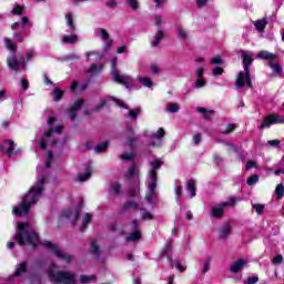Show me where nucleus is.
Listing matches in <instances>:
<instances>
[{
  "mask_svg": "<svg viewBox=\"0 0 284 284\" xmlns=\"http://www.w3.org/2000/svg\"><path fill=\"white\" fill-rule=\"evenodd\" d=\"M54 155L52 151L47 153V161L43 166L38 169V182L33 185L30 191L22 197L21 203L13 207V214L17 216H26L30 212L32 205H37V202L43 196V185L48 183V174L50 165L52 164Z\"/></svg>",
  "mask_w": 284,
  "mask_h": 284,
  "instance_id": "f257e3e1",
  "label": "nucleus"
},
{
  "mask_svg": "<svg viewBox=\"0 0 284 284\" xmlns=\"http://www.w3.org/2000/svg\"><path fill=\"white\" fill-rule=\"evenodd\" d=\"M14 239L19 243V245H32V247H37V245H42L43 247H47L48 250H51L58 258L61 261H65V263H70L72 261V255L68 253H63V251L60 250L57 244L50 242V241H39V234H37V231L34 229L30 227V223H21L18 222V231L14 235Z\"/></svg>",
  "mask_w": 284,
  "mask_h": 284,
  "instance_id": "f03ea898",
  "label": "nucleus"
},
{
  "mask_svg": "<svg viewBox=\"0 0 284 284\" xmlns=\"http://www.w3.org/2000/svg\"><path fill=\"white\" fill-rule=\"evenodd\" d=\"M55 270L57 265L54 263L47 270L48 277L52 283L77 284V275L74 273L68 271H59L55 273Z\"/></svg>",
  "mask_w": 284,
  "mask_h": 284,
  "instance_id": "7ed1b4c3",
  "label": "nucleus"
},
{
  "mask_svg": "<svg viewBox=\"0 0 284 284\" xmlns=\"http://www.w3.org/2000/svg\"><path fill=\"white\" fill-rule=\"evenodd\" d=\"M47 123L49 125V130L45 131L41 136L40 143H39V148H41V150H45L48 145H51L52 148L53 145H57V139L54 138V134H61V132H63V125H58L54 129H52V123H54V118L50 116L47 120Z\"/></svg>",
  "mask_w": 284,
  "mask_h": 284,
  "instance_id": "20e7f679",
  "label": "nucleus"
},
{
  "mask_svg": "<svg viewBox=\"0 0 284 284\" xmlns=\"http://www.w3.org/2000/svg\"><path fill=\"white\" fill-rule=\"evenodd\" d=\"M4 45L7 50L12 52V55L7 59L8 68L10 70H14V72H19V70H23L26 68V61L23 57L17 58L14 53L17 52V45L10 39H4Z\"/></svg>",
  "mask_w": 284,
  "mask_h": 284,
  "instance_id": "39448f33",
  "label": "nucleus"
},
{
  "mask_svg": "<svg viewBox=\"0 0 284 284\" xmlns=\"http://www.w3.org/2000/svg\"><path fill=\"white\" fill-rule=\"evenodd\" d=\"M241 57L243 59L244 71H241L236 77L235 88H237V90L250 85V52L241 51Z\"/></svg>",
  "mask_w": 284,
  "mask_h": 284,
  "instance_id": "423d86ee",
  "label": "nucleus"
},
{
  "mask_svg": "<svg viewBox=\"0 0 284 284\" xmlns=\"http://www.w3.org/2000/svg\"><path fill=\"white\" fill-rule=\"evenodd\" d=\"M116 58L111 60V77L113 81H115V83H120V85L132 84V77L121 73V71L116 69Z\"/></svg>",
  "mask_w": 284,
  "mask_h": 284,
  "instance_id": "0eeeda50",
  "label": "nucleus"
},
{
  "mask_svg": "<svg viewBox=\"0 0 284 284\" xmlns=\"http://www.w3.org/2000/svg\"><path fill=\"white\" fill-rule=\"evenodd\" d=\"M159 183V176L156 173H148L146 176V187L148 193L145 195V201L150 204L154 203V195L156 194V185Z\"/></svg>",
  "mask_w": 284,
  "mask_h": 284,
  "instance_id": "6e6552de",
  "label": "nucleus"
},
{
  "mask_svg": "<svg viewBox=\"0 0 284 284\" xmlns=\"http://www.w3.org/2000/svg\"><path fill=\"white\" fill-rule=\"evenodd\" d=\"M236 199L235 197H230L229 201L222 202L217 204L216 206H212L210 209V216L213 219H223V214H225V209L226 207H233L235 205Z\"/></svg>",
  "mask_w": 284,
  "mask_h": 284,
  "instance_id": "1a4fd4ad",
  "label": "nucleus"
},
{
  "mask_svg": "<svg viewBox=\"0 0 284 284\" xmlns=\"http://www.w3.org/2000/svg\"><path fill=\"white\" fill-rule=\"evenodd\" d=\"M283 123H284V116H281L278 114H268L262 121L261 129L265 130L267 128H272V125L283 124Z\"/></svg>",
  "mask_w": 284,
  "mask_h": 284,
  "instance_id": "9d476101",
  "label": "nucleus"
},
{
  "mask_svg": "<svg viewBox=\"0 0 284 284\" xmlns=\"http://www.w3.org/2000/svg\"><path fill=\"white\" fill-rule=\"evenodd\" d=\"M163 136H165V130L160 128L158 132H154L150 135V139H158V141L150 142L148 148H161L163 145Z\"/></svg>",
  "mask_w": 284,
  "mask_h": 284,
  "instance_id": "9b49d317",
  "label": "nucleus"
},
{
  "mask_svg": "<svg viewBox=\"0 0 284 284\" xmlns=\"http://www.w3.org/2000/svg\"><path fill=\"white\" fill-rule=\"evenodd\" d=\"M14 141L7 140L0 145V151L7 154V156H17V151H14Z\"/></svg>",
  "mask_w": 284,
  "mask_h": 284,
  "instance_id": "f8f14e48",
  "label": "nucleus"
},
{
  "mask_svg": "<svg viewBox=\"0 0 284 284\" xmlns=\"http://www.w3.org/2000/svg\"><path fill=\"white\" fill-rule=\"evenodd\" d=\"M217 233L220 241H225V239L232 234V224L226 222L224 225L217 229Z\"/></svg>",
  "mask_w": 284,
  "mask_h": 284,
  "instance_id": "ddd939ff",
  "label": "nucleus"
},
{
  "mask_svg": "<svg viewBox=\"0 0 284 284\" xmlns=\"http://www.w3.org/2000/svg\"><path fill=\"white\" fill-rule=\"evenodd\" d=\"M81 108H83V100H77L72 108L69 109L68 114L71 121H74V119H77V114H79V110H81Z\"/></svg>",
  "mask_w": 284,
  "mask_h": 284,
  "instance_id": "4468645a",
  "label": "nucleus"
},
{
  "mask_svg": "<svg viewBox=\"0 0 284 284\" xmlns=\"http://www.w3.org/2000/svg\"><path fill=\"white\" fill-rule=\"evenodd\" d=\"M245 265H247V260H237L230 265V273L239 274V272H241V270H243Z\"/></svg>",
  "mask_w": 284,
  "mask_h": 284,
  "instance_id": "2eb2a0df",
  "label": "nucleus"
},
{
  "mask_svg": "<svg viewBox=\"0 0 284 284\" xmlns=\"http://www.w3.org/2000/svg\"><path fill=\"white\" fill-rule=\"evenodd\" d=\"M65 23H67V28L69 30V32H71V34H74V32H77V23L74 22V13L72 12H68L65 13Z\"/></svg>",
  "mask_w": 284,
  "mask_h": 284,
  "instance_id": "dca6fc26",
  "label": "nucleus"
},
{
  "mask_svg": "<svg viewBox=\"0 0 284 284\" xmlns=\"http://www.w3.org/2000/svg\"><path fill=\"white\" fill-rule=\"evenodd\" d=\"M62 216L72 221V223H77L79 221V210L72 211V209H67L62 212Z\"/></svg>",
  "mask_w": 284,
  "mask_h": 284,
  "instance_id": "f3484780",
  "label": "nucleus"
},
{
  "mask_svg": "<svg viewBox=\"0 0 284 284\" xmlns=\"http://www.w3.org/2000/svg\"><path fill=\"white\" fill-rule=\"evenodd\" d=\"M123 212H129L130 210H133V212H136L139 210H143V207H141V204L139 202L135 201H129L123 205Z\"/></svg>",
  "mask_w": 284,
  "mask_h": 284,
  "instance_id": "a211bd4d",
  "label": "nucleus"
},
{
  "mask_svg": "<svg viewBox=\"0 0 284 284\" xmlns=\"http://www.w3.org/2000/svg\"><path fill=\"white\" fill-rule=\"evenodd\" d=\"M267 23H270L267 21V18H263L261 20H256V21L253 22L257 32H265V28H267Z\"/></svg>",
  "mask_w": 284,
  "mask_h": 284,
  "instance_id": "6ab92c4d",
  "label": "nucleus"
},
{
  "mask_svg": "<svg viewBox=\"0 0 284 284\" xmlns=\"http://www.w3.org/2000/svg\"><path fill=\"white\" fill-rule=\"evenodd\" d=\"M186 190L190 192V197L194 199L196 196V181L187 180L186 181Z\"/></svg>",
  "mask_w": 284,
  "mask_h": 284,
  "instance_id": "aec40b11",
  "label": "nucleus"
},
{
  "mask_svg": "<svg viewBox=\"0 0 284 284\" xmlns=\"http://www.w3.org/2000/svg\"><path fill=\"white\" fill-rule=\"evenodd\" d=\"M151 169L149 170V173L156 174L159 170H161V165H163V162L160 159H154L150 162Z\"/></svg>",
  "mask_w": 284,
  "mask_h": 284,
  "instance_id": "412c9836",
  "label": "nucleus"
},
{
  "mask_svg": "<svg viewBox=\"0 0 284 284\" xmlns=\"http://www.w3.org/2000/svg\"><path fill=\"white\" fill-rule=\"evenodd\" d=\"M257 59H263L264 61H274L276 59V54L270 51H260L257 53Z\"/></svg>",
  "mask_w": 284,
  "mask_h": 284,
  "instance_id": "4be33fe9",
  "label": "nucleus"
},
{
  "mask_svg": "<svg viewBox=\"0 0 284 284\" xmlns=\"http://www.w3.org/2000/svg\"><path fill=\"white\" fill-rule=\"evenodd\" d=\"M163 37H165V33L163 32V30H158V32L155 33L152 42H151V45L152 48H156L159 47V43H161V41H163Z\"/></svg>",
  "mask_w": 284,
  "mask_h": 284,
  "instance_id": "5701e85b",
  "label": "nucleus"
},
{
  "mask_svg": "<svg viewBox=\"0 0 284 284\" xmlns=\"http://www.w3.org/2000/svg\"><path fill=\"white\" fill-rule=\"evenodd\" d=\"M61 41L64 44L74 45V43L79 42V36L78 34L64 36Z\"/></svg>",
  "mask_w": 284,
  "mask_h": 284,
  "instance_id": "b1692460",
  "label": "nucleus"
},
{
  "mask_svg": "<svg viewBox=\"0 0 284 284\" xmlns=\"http://www.w3.org/2000/svg\"><path fill=\"white\" fill-rule=\"evenodd\" d=\"M179 110H181V106L179 105V103L169 102L165 106V112H170L171 114H176Z\"/></svg>",
  "mask_w": 284,
  "mask_h": 284,
  "instance_id": "393cba45",
  "label": "nucleus"
},
{
  "mask_svg": "<svg viewBox=\"0 0 284 284\" xmlns=\"http://www.w3.org/2000/svg\"><path fill=\"white\" fill-rule=\"evenodd\" d=\"M91 176H92V169L91 168H87V170H85V172L83 174H79L78 175V181L80 183H83V182L88 181Z\"/></svg>",
  "mask_w": 284,
  "mask_h": 284,
  "instance_id": "a878e982",
  "label": "nucleus"
},
{
  "mask_svg": "<svg viewBox=\"0 0 284 284\" xmlns=\"http://www.w3.org/2000/svg\"><path fill=\"white\" fill-rule=\"evenodd\" d=\"M128 179L130 181H132V179H139V168H136V165L129 168Z\"/></svg>",
  "mask_w": 284,
  "mask_h": 284,
  "instance_id": "bb28decb",
  "label": "nucleus"
},
{
  "mask_svg": "<svg viewBox=\"0 0 284 284\" xmlns=\"http://www.w3.org/2000/svg\"><path fill=\"white\" fill-rule=\"evenodd\" d=\"M168 261L171 265V267H174L175 266V270H178L179 272H184L185 271V266H183L181 264V262L176 261V262H173L172 261V257L170 255H168Z\"/></svg>",
  "mask_w": 284,
  "mask_h": 284,
  "instance_id": "cd10ccee",
  "label": "nucleus"
},
{
  "mask_svg": "<svg viewBox=\"0 0 284 284\" xmlns=\"http://www.w3.org/2000/svg\"><path fill=\"white\" fill-rule=\"evenodd\" d=\"M103 55L104 54L99 51H89L85 53V59L87 61H90L91 59H101Z\"/></svg>",
  "mask_w": 284,
  "mask_h": 284,
  "instance_id": "c85d7f7f",
  "label": "nucleus"
},
{
  "mask_svg": "<svg viewBox=\"0 0 284 284\" xmlns=\"http://www.w3.org/2000/svg\"><path fill=\"white\" fill-rule=\"evenodd\" d=\"M94 36L101 37L103 41H108V39H110V34L108 33V31H105V29H95Z\"/></svg>",
  "mask_w": 284,
  "mask_h": 284,
  "instance_id": "c756f323",
  "label": "nucleus"
},
{
  "mask_svg": "<svg viewBox=\"0 0 284 284\" xmlns=\"http://www.w3.org/2000/svg\"><path fill=\"white\" fill-rule=\"evenodd\" d=\"M92 221V215L90 213H85L82 217V225H81V231L83 232V230H85V227H88V225H90Z\"/></svg>",
  "mask_w": 284,
  "mask_h": 284,
  "instance_id": "7c9ffc66",
  "label": "nucleus"
},
{
  "mask_svg": "<svg viewBox=\"0 0 284 284\" xmlns=\"http://www.w3.org/2000/svg\"><path fill=\"white\" fill-rule=\"evenodd\" d=\"M103 70V65H99L97 63H92L91 67L88 69L89 74H99Z\"/></svg>",
  "mask_w": 284,
  "mask_h": 284,
  "instance_id": "2f4dec72",
  "label": "nucleus"
},
{
  "mask_svg": "<svg viewBox=\"0 0 284 284\" xmlns=\"http://www.w3.org/2000/svg\"><path fill=\"white\" fill-rule=\"evenodd\" d=\"M175 32L181 39H183V41H187V31H185L181 26L175 27Z\"/></svg>",
  "mask_w": 284,
  "mask_h": 284,
  "instance_id": "473e14b6",
  "label": "nucleus"
},
{
  "mask_svg": "<svg viewBox=\"0 0 284 284\" xmlns=\"http://www.w3.org/2000/svg\"><path fill=\"white\" fill-rule=\"evenodd\" d=\"M268 65L275 74H283V67L281 64L270 61Z\"/></svg>",
  "mask_w": 284,
  "mask_h": 284,
  "instance_id": "72a5a7b5",
  "label": "nucleus"
},
{
  "mask_svg": "<svg viewBox=\"0 0 284 284\" xmlns=\"http://www.w3.org/2000/svg\"><path fill=\"white\" fill-rule=\"evenodd\" d=\"M175 192V199L178 205H181V199L183 197V187L181 185L175 186L174 189Z\"/></svg>",
  "mask_w": 284,
  "mask_h": 284,
  "instance_id": "f704fd0d",
  "label": "nucleus"
},
{
  "mask_svg": "<svg viewBox=\"0 0 284 284\" xmlns=\"http://www.w3.org/2000/svg\"><path fill=\"white\" fill-rule=\"evenodd\" d=\"M141 240V231H133L131 234L126 236V241L134 242V241H140Z\"/></svg>",
  "mask_w": 284,
  "mask_h": 284,
  "instance_id": "c9c22d12",
  "label": "nucleus"
},
{
  "mask_svg": "<svg viewBox=\"0 0 284 284\" xmlns=\"http://www.w3.org/2000/svg\"><path fill=\"white\" fill-rule=\"evenodd\" d=\"M27 266L26 263H21L16 267L13 276H21V274H26Z\"/></svg>",
  "mask_w": 284,
  "mask_h": 284,
  "instance_id": "e433bc0d",
  "label": "nucleus"
},
{
  "mask_svg": "<svg viewBox=\"0 0 284 284\" xmlns=\"http://www.w3.org/2000/svg\"><path fill=\"white\" fill-rule=\"evenodd\" d=\"M136 79L140 83H142V85H144V88H152V85H154L150 78L138 77Z\"/></svg>",
  "mask_w": 284,
  "mask_h": 284,
  "instance_id": "4c0bfd02",
  "label": "nucleus"
},
{
  "mask_svg": "<svg viewBox=\"0 0 284 284\" xmlns=\"http://www.w3.org/2000/svg\"><path fill=\"white\" fill-rule=\"evenodd\" d=\"M105 105H108V99L101 98L99 103L93 109V112H100V110H103V108H105Z\"/></svg>",
  "mask_w": 284,
  "mask_h": 284,
  "instance_id": "58836bf2",
  "label": "nucleus"
},
{
  "mask_svg": "<svg viewBox=\"0 0 284 284\" xmlns=\"http://www.w3.org/2000/svg\"><path fill=\"white\" fill-rule=\"evenodd\" d=\"M110 142H102L94 148V152L101 153L108 150Z\"/></svg>",
  "mask_w": 284,
  "mask_h": 284,
  "instance_id": "ea45409f",
  "label": "nucleus"
},
{
  "mask_svg": "<svg viewBox=\"0 0 284 284\" xmlns=\"http://www.w3.org/2000/svg\"><path fill=\"white\" fill-rule=\"evenodd\" d=\"M92 281H97V276L94 275H81L80 277V283L82 284H88V283H92Z\"/></svg>",
  "mask_w": 284,
  "mask_h": 284,
  "instance_id": "a19ab883",
  "label": "nucleus"
},
{
  "mask_svg": "<svg viewBox=\"0 0 284 284\" xmlns=\"http://www.w3.org/2000/svg\"><path fill=\"white\" fill-rule=\"evenodd\" d=\"M53 101H59L63 98V91L59 88H55L52 92Z\"/></svg>",
  "mask_w": 284,
  "mask_h": 284,
  "instance_id": "79ce46f5",
  "label": "nucleus"
},
{
  "mask_svg": "<svg viewBox=\"0 0 284 284\" xmlns=\"http://www.w3.org/2000/svg\"><path fill=\"white\" fill-rule=\"evenodd\" d=\"M252 207L255 210L256 214L261 216L265 210V204H253Z\"/></svg>",
  "mask_w": 284,
  "mask_h": 284,
  "instance_id": "37998d69",
  "label": "nucleus"
},
{
  "mask_svg": "<svg viewBox=\"0 0 284 284\" xmlns=\"http://www.w3.org/2000/svg\"><path fill=\"white\" fill-rule=\"evenodd\" d=\"M207 84V82L205 80H202L201 78L195 80L193 88H195L196 90L201 89V88H205V85Z\"/></svg>",
  "mask_w": 284,
  "mask_h": 284,
  "instance_id": "c03bdc74",
  "label": "nucleus"
},
{
  "mask_svg": "<svg viewBox=\"0 0 284 284\" xmlns=\"http://www.w3.org/2000/svg\"><path fill=\"white\" fill-rule=\"evenodd\" d=\"M91 254L94 256H99V245L97 244V241L91 242V248H90Z\"/></svg>",
  "mask_w": 284,
  "mask_h": 284,
  "instance_id": "a18cd8bd",
  "label": "nucleus"
},
{
  "mask_svg": "<svg viewBox=\"0 0 284 284\" xmlns=\"http://www.w3.org/2000/svg\"><path fill=\"white\" fill-rule=\"evenodd\" d=\"M109 101H114V103H116V105H119V108H123L124 110H128V104H124L123 101H121L114 97H110Z\"/></svg>",
  "mask_w": 284,
  "mask_h": 284,
  "instance_id": "49530a36",
  "label": "nucleus"
},
{
  "mask_svg": "<svg viewBox=\"0 0 284 284\" xmlns=\"http://www.w3.org/2000/svg\"><path fill=\"white\" fill-rule=\"evenodd\" d=\"M275 194H276L277 199H283V195H284V185L283 184H278L276 186Z\"/></svg>",
  "mask_w": 284,
  "mask_h": 284,
  "instance_id": "de8ad7c7",
  "label": "nucleus"
},
{
  "mask_svg": "<svg viewBox=\"0 0 284 284\" xmlns=\"http://www.w3.org/2000/svg\"><path fill=\"white\" fill-rule=\"evenodd\" d=\"M139 227H141V222L139 220H133L130 223V229L132 230V232L140 231Z\"/></svg>",
  "mask_w": 284,
  "mask_h": 284,
  "instance_id": "09e8293b",
  "label": "nucleus"
},
{
  "mask_svg": "<svg viewBox=\"0 0 284 284\" xmlns=\"http://www.w3.org/2000/svg\"><path fill=\"white\" fill-rule=\"evenodd\" d=\"M11 14L13 16L23 14V7L16 4L14 8L11 10Z\"/></svg>",
  "mask_w": 284,
  "mask_h": 284,
  "instance_id": "8fccbe9b",
  "label": "nucleus"
},
{
  "mask_svg": "<svg viewBox=\"0 0 284 284\" xmlns=\"http://www.w3.org/2000/svg\"><path fill=\"white\" fill-rule=\"evenodd\" d=\"M141 114V109L129 110L130 119H136Z\"/></svg>",
  "mask_w": 284,
  "mask_h": 284,
  "instance_id": "3c124183",
  "label": "nucleus"
},
{
  "mask_svg": "<svg viewBox=\"0 0 284 284\" xmlns=\"http://www.w3.org/2000/svg\"><path fill=\"white\" fill-rule=\"evenodd\" d=\"M111 191L113 192V194H121V184L119 183H113L111 185Z\"/></svg>",
  "mask_w": 284,
  "mask_h": 284,
  "instance_id": "603ef678",
  "label": "nucleus"
},
{
  "mask_svg": "<svg viewBox=\"0 0 284 284\" xmlns=\"http://www.w3.org/2000/svg\"><path fill=\"white\" fill-rule=\"evenodd\" d=\"M122 161H132L134 159V153H123L120 155Z\"/></svg>",
  "mask_w": 284,
  "mask_h": 284,
  "instance_id": "864d4df0",
  "label": "nucleus"
},
{
  "mask_svg": "<svg viewBox=\"0 0 284 284\" xmlns=\"http://www.w3.org/2000/svg\"><path fill=\"white\" fill-rule=\"evenodd\" d=\"M236 130V125L234 124H227L226 130L221 131L222 134H231V132H234Z\"/></svg>",
  "mask_w": 284,
  "mask_h": 284,
  "instance_id": "5fc2aeb1",
  "label": "nucleus"
},
{
  "mask_svg": "<svg viewBox=\"0 0 284 284\" xmlns=\"http://www.w3.org/2000/svg\"><path fill=\"white\" fill-rule=\"evenodd\" d=\"M210 63L212 65H221V63H223V59H221L220 55H216L213 59H211Z\"/></svg>",
  "mask_w": 284,
  "mask_h": 284,
  "instance_id": "6e6d98bb",
  "label": "nucleus"
},
{
  "mask_svg": "<svg viewBox=\"0 0 284 284\" xmlns=\"http://www.w3.org/2000/svg\"><path fill=\"white\" fill-rule=\"evenodd\" d=\"M212 263V260L211 258H207L205 262H204V266H203V274H207V272H210V265Z\"/></svg>",
  "mask_w": 284,
  "mask_h": 284,
  "instance_id": "4d7b16f0",
  "label": "nucleus"
},
{
  "mask_svg": "<svg viewBox=\"0 0 284 284\" xmlns=\"http://www.w3.org/2000/svg\"><path fill=\"white\" fill-rule=\"evenodd\" d=\"M258 179H261L258 174H252L250 176V185H256L258 183Z\"/></svg>",
  "mask_w": 284,
  "mask_h": 284,
  "instance_id": "13d9d810",
  "label": "nucleus"
},
{
  "mask_svg": "<svg viewBox=\"0 0 284 284\" xmlns=\"http://www.w3.org/2000/svg\"><path fill=\"white\" fill-rule=\"evenodd\" d=\"M272 263L273 265H281V263H283V255H276L273 257Z\"/></svg>",
  "mask_w": 284,
  "mask_h": 284,
  "instance_id": "bf43d9fd",
  "label": "nucleus"
},
{
  "mask_svg": "<svg viewBox=\"0 0 284 284\" xmlns=\"http://www.w3.org/2000/svg\"><path fill=\"white\" fill-rule=\"evenodd\" d=\"M223 72H224L223 68H221V67H215V68L213 69V77H221V74H223Z\"/></svg>",
  "mask_w": 284,
  "mask_h": 284,
  "instance_id": "052dcab7",
  "label": "nucleus"
},
{
  "mask_svg": "<svg viewBox=\"0 0 284 284\" xmlns=\"http://www.w3.org/2000/svg\"><path fill=\"white\" fill-rule=\"evenodd\" d=\"M201 141H203V136L201 135V133H197L193 136V143L195 145H199L201 143Z\"/></svg>",
  "mask_w": 284,
  "mask_h": 284,
  "instance_id": "680f3d73",
  "label": "nucleus"
},
{
  "mask_svg": "<svg viewBox=\"0 0 284 284\" xmlns=\"http://www.w3.org/2000/svg\"><path fill=\"white\" fill-rule=\"evenodd\" d=\"M128 4L130 8H132V10H139V2L136 0H129Z\"/></svg>",
  "mask_w": 284,
  "mask_h": 284,
  "instance_id": "e2e57ef3",
  "label": "nucleus"
},
{
  "mask_svg": "<svg viewBox=\"0 0 284 284\" xmlns=\"http://www.w3.org/2000/svg\"><path fill=\"white\" fill-rule=\"evenodd\" d=\"M67 59L69 61H77V60L81 59V55H79L78 53H70L67 55Z\"/></svg>",
  "mask_w": 284,
  "mask_h": 284,
  "instance_id": "0e129e2a",
  "label": "nucleus"
},
{
  "mask_svg": "<svg viewBox=\"0 0 284 284\" xmlns=\"http://www.w3.org/2000/svg\"><path fill=\"white\" fill-rule=\"evenodd\" d=\"M267 143L271 148H278L281 145V140H270Z\"/></svg>",
  "mask_w": 284,
  "mask_h": 284,
  "instance_id": "69168bd1",
  "label": "nucleus"
},
{
  "mask_svg": "<svg viewBox=\"0 0 284 284\" xmlns=\"http://www.w3.org/2000/svg\"><path fill=\"white\" fill-rule=\"evenodd\" d=\"M129 196H139V186L129 190Z\"/></svg>",
  "mask_w": 284,
  "mask_h": 284,
  "instance_id": "338daca9",
  "label": "nucleus"
},
{
  "mask_svg": "<svg viewBox=\"0 0 284 284\" xmlns=\"http://www.w3.org/2000/svg\"><path fill=\"white\" fill-rule=\"evenodd\" d=\"M204 72H205V69H203V68H197V69L195 70V75L197 77V79H201V78L203 77Z\"/></svg>",
  "mask_w": 284,
  "mask_h": 284,
  "instance_id": "774afa93",
  "label": "nucleus"
}]
</instances>
